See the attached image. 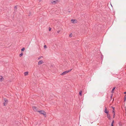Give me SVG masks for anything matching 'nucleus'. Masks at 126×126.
Instances as JSON below:
<instances>
[{"label":"nucleus","mask_w":126,"mask_h":126,"mask_svg":"<svg viewBox=\"0 0 126 126\" xmlns=\"http://www.w3.org/2000/svg\"><path fill=\"white\" fill-rule=\"evenodd\" d=\"M72 70V69H71L69 70L65 71L63 72L61 74V75H65L66 74H67V73L70 72Z\"/></svg>","instance_id":"nucleus-2"},{"label":"nucleus","mask_w":126,"mask_h":126,"mask_svg":"<svg viewBox=\"0 0 126 126\" xmlns=\"http://www.w3.org/2000/svg\"><path fill=\"white\" fill-rule=\"evenodd\" d=\"M58 0H56L55 1H54L52 2H51V3L52 4H55L57 3Z\"/></svg>","instance_id":"nucleus-6"},{"label":"nucleus","mask_w":126,"mask_h":126,"mask_svg":"<svg viewBox=\"0 0 126 126\" xmlns=\"http://www.w3.org/2000/svg\"><path fill=\"white\" fill-rule=\"evenodd\" d=\"M116 88V87H114L113 89H112V91H111V92L112 93H113L114 92V90Z\"/></svg>","instance_id":"nucleus-9"},{"label":"nucleus","mask_w":126,"mask_h":126,"mask_svg":"<svg viewBox=\"0 0 126 126\" xmlns=\"http://www.w3.org/2000/svg\"><path fill=\"white\" fill-rule=\"evenodd\" d=\"M37 112H39L40 114H43L45 117H46L47 115L46 114V113L44 110H41L38 111H37Z\"/></svg>","instance_id":"nucleus-1"},{"label":"nucleus","mask_w":126,"mask_h":126,"mask_svg":"<svg viewBox=\"0 0 126 126\" xmlns=\"http://www.w3.org/2000/svg\"><path fill=\"white\" fill-rule=\"evenodd\" d=\"M51 30V28H49V31H50Z\"/></svg>","instance_id":"nucleus-27"},{"label":"nucleus","mask_w":126,"mask_h":126,"mask_svg":"<svg viewBox=\"0 0 126 126\" xmlns=\"http://www.w3.org/2000/svg\"><path fill=\"white\" fill-rule=\"evenodd\" d=\"M69 37H71L72 36V34L71 33L69 34Z\"/></svg>","instance_id":"nucleus-20"},{"label":"nucleus","mask_w":126,"mask_h":126,"mask_svg":"<svg viewBox=\"0 0 126 126\" xmlns=\"http://www.w3.org/2000/svg\"><path fill=\"white\" fill-rule=\"evenodd\" d=\"M124 102H125L126 100V98L124 97Z\"/></svg>","instance_id":"nucleus-26"},{"label":"nucleus","mask_w":126,"mask_h":126,"mask_svg":"<svg viewBox=\"0 0 126 126\" xmlns=\"http://www.w3.org/2000/svg\"><path fill=\"white\" fill-rule=\"evenodd\" d=\"M43 63V62L42 60H40L38 62V64L40 65L41 64Z\"/></svg>","instance_id":"nucleus-8"},{"label":"nucleus","mask_w":126,"mask_h":126,"mask_svg":"<svg viewBox=\"0 0 126 126\" xmlns=\"http://www.w3.org/2000/svg\"><path fill=\"white\" fill-rule=\"evenodd\" d=\"M104 112L106 113V114L109 113V111L108 110H107V108L106 107H105V108L104 110Z\"/></svg>","instance_id":"nucleus-3"},{"label":"nucleus","mask_w":126,"mask_h":126,"mask_svg":"<svg viewBox=\"0 0 126 126\" xmlns=\"http://www.w3.org/2000/svg\"><path fill=\"white\" fill-rule=\"evenodd\" d=\"M8 102V101L7 100H5V102L3 103L4 106H6V104Z\"/></svg>","instance_id":"nucleus-7"},{"label":"nucleus","mask_w":126,"mask_h":126,"mask_svg":"<svg viewBox=\"0 0 126 126\" xmlns=\"http://www.w3.org/2000/svg\"><path fill=\"white\" fill-rule=\"evenodd\" d=\"M3 79V77L2 76H0V81H2V79Z\"/></svg>","instance_id":"nucleus-13"},{"label":"nucleus","mask_w":126,"mask_h":126,"mask_svg":"<svg viewBox=\"0 0 126 126\" xmlns=\"http://www.w3.org/2000/svg\"><path fill=\"white\" fill-rule=\"evenodd\" d=\"M14 9H15L16 10L17 9V6H16L14 7Z\"/></svg>","instance_id":"nucleus-19"},{"label":"nucleus","mask_w":126,"mask_h":126,"mask_svg":"<svg viewBox=\"0 0 126 126\" xmlns=\"http://www.w3.org/2000/svg\"><path fill=\"white\" fill-rule=\"evenodd\" d=\"M124 94H126V92H125L124 93Z\"/></svg>","instance_id":"nucleus-28"},{"label":"nucleus","mask_w":126,"mask_h":126,"mask_svg":"<svg viewBox=\"0 0 126 126\" xmlns=\"http://www.w3.org/2000/svg\"><path fill=\"white\" fill-rule=\"evenodd\" d=\"M23 53H22L20 54L19 55V56L20 57H21L23 55Z\"/></svg>","instance_id":"nucleus-17"},{"label":"nucleus","mask_w":126,"mask_h":126,"mask_svg":"<svg viewBox=\"0 0 126 126\" xmlns=\"http://www.w3.org/2000/svg\"><path fill=\"white\" fill-rule=\"evenodd\" d=\"M42 0H39V2H40Z\"/></svg>","instance_id":"nucleus-30"},{"label":"nucleus","mask_w":126,"mask_h":126,"mask_svg":"<svg viewBox=\"0 0 126 126\" xmlns=\"http://www.w3.org/2000/svg\"><path fill=\"white\" fill-rule=\"evenodd\" d=\"M107 118L109 120H110L111 119L110 115L109 114V113L107 114Z\"/></svg>","instance_id":"nucleus-5"},{"label":"nucleus","mask_w":126,"mask_h":126,"mask_svg":"<svg viewBox=\"0 0 126 126\" xmlns=\"http://www.w3.org/2000/svg\"><path fill=\"white\" fill-rule=\"evenodd\" d=\"M115 114H113V118H114V117H115Z\"/></svg>","instance_id":"nucleus-25"},{"label":"nucleus","mask_w":126,"mask_h":126,"mask_svg":"<svg viewBox=\"0 0 126 126\" xmlns=\"http://www.w3.org/2000/svg\"><path fill=\"white\" fill-rule=\"evenodd\" d=\"M44 48H47V46L46 45H45L44 46Z\"/></svg>","instance_id":"nucleus-21"},{"label":"nucleus","mask_w":126,"mask_h":126,"mask_svg":"<svg viewBox=\"0 0 126 126\" xmlns=\"http://www.w3.org/2000/svg\"><path fill=\"white\" fill-rule=\"evenodd\" d=\"M101 59H102L103 58V55H101Z\"/></svg>","instance_id":"nucleus-22"},{"label":"nucleus","mask_w":126,"mask_h":126,"mask_svg":"<svg viewBox=\"0 0 126 126\" xmlns=\"http://www.w3.org/2000/svg\"><path fill=\"white\" fill-rule=\"evenodd\" d=\"M75 20H76L75 19H72L71 20V21L73 23H75L74 22Z\"/></svg>","instance_id":"nucleus-12"},{"label":"nucleus","mask_w":126,"mask_h":126,"mask_svg":"<svg viewBox=\"0 0 126 126\" xmlns=\"http://www.w3.org/2000/svg\"><path fill=\"white\" fill-rule=\"evenodd\" d=\"M25 50V48L23 47L22 49H21V51H24Z\"/></svg>","instance_id":"nucleus-16"},{"label":"nucleus","mask_w":126,"mask_h":126,"mask_svg":"<svg viewBox=\"0 0 126 126\" xmlns=\"http://www.w3.org/2000/svg\"><path fill=\"white\" fill-rule=\"evenodd\" d=\"M112 112L113 113V114H115V113L114 111H112Z\"/></svg>","instance_id":"nucleus-23"},{"label":"nucleus","mask_w":126,"mask_h":126,"mask_svg":"<svg viewBox=\"0 0 126 126\" xmlns=\"http://www.w3.org/2000/svg\"><path fill=\"white\" fill-rule=\"evenodd\" d=\"M32 108L33 110L35 111H38L37 110V108L35 106H33L32 107Z\"/></svg>","instance_id":"nucleus-4"},{"label":"nucleus","mask_w":126,"mask_h":126,"mask_svg":"<svg viewBox=\"0 0 126 126\" xmlns=\"http://www.w3.org/2000/svg\"><path fill=\"white\" fill-rule=\"evenodd\" d=\"M119 126H122V123L120 122L119 123Z\"/></svg>","instance_id":"nucleus-15"},{"label":"nucleus","mask_w":126,"mask_h":126,"mask_svg":"<svg viewBox=\"0 0 126 126\" xmlns=\"http://www.w3.org/2000/svg\"><path fill=\"white\" fill-rule=\"evenodd\" d=\"M59 31H58V33H59Z\"/></svg>","instance_id":"nucleus-33"},{"label":"nucleus","mask_w":126,"mask_h":126,"mask_svg":"<svg viewBox=\"0 0 126 126\" xmlns=\"http://www.w3.org/2000/svg\"><path fill=\"white\" fill-rule=\"evenodd\" d=\"M30 15H30V14H29V15H28V16H30Z\"/></svg>","instance_id":"nucleus-32"},{"label":"nucleus","mask_w":126,"mask_h":126,"mask_svg":"<svg viewBox=\"0 0 126 126\" xmlns=\"http://www.w3.org/2000/svg\"><path fill=\"white\" fill-rule=\"evenodd\" d=\"M112 96H113V94H111V95H110V98H111V99L112 98Z\"/></svg>","instance_id":"nucleus-24"},{"label":"nucleus","mask_w":126,"mask_h":126,"mask_svg":"<svg viewBox=\"0 0 126 126\" xmlns=\"http://www.w3.org/2000/svg\"><path fill=\"white\" fill-rule=\"evenodd\" d=\"M24 75L25 76H26L28 74V72H25L24 73Z\"/></svg>","instance_id":"nucleus-10"},{"label":"nucleus","mask_w":126,"mask_h":126,"mask_svg":"<svg viewBox=\"0 0 126 126\" xmlns=\"http://www.w3.org/2000/svg\"><path fill=\"white\" fill-rule=\"evenodd\" d=\"M111 107L112 108V111H115V108L114 107Z\"/></svg>","instance_id":"nucleus-18"},{"label":"nucleus","mask_w":126,"mask_h":126,"mask_svg":"<svg viewBox=\"0 0 126 126\" xmlns=\"http://www.w3.org/2000/svg\"><path fill=\"white\" fill-rule=\"evenodd\" d=\"M114 120H113L111 123V126H113V124L114 123Z\"/></svg>","instance_id":"nucleus-11"},{"label":"nucleus","mask_w":126,"mask_h":126,"mask_svg":"<svg viewBox=\"0 0 126 126\" xmlns=\"http://www.w3.org/2000/svg\"><path fill=\"white\" fill-rule=\"evenodd\" d=\"M68 12H69V13H70V11H68Z\"/></svg>","instance_id":"nucleus-31"},{"label":"nucleus","mask_w":126,"mask_h":126,"mask_svg":"<svg viewBox=\"0 0 126 126\" xmlns=\"http://www.w3.org/2000/svg\"><path fill=\"white\" fill-rule=\"evenodd\" d=\"M82 93V91H80L79 93V94L80 96H81Z\"/></svg>","instance_id":"nucleus-14"},{"label":"nucleus","mask_w":126,"mask_h":126,"mask_svg":"<svg viewBox=\"0 0 126 126\" xmlns=\"http://www.w3.org/2000/svg\"><path fill=\"white\" fill-rule=\"evenodd\" d=\"M124 97L126 98V95H125Z\"/></svg>","instance_id":"nucleus-29"}]
</instances>
